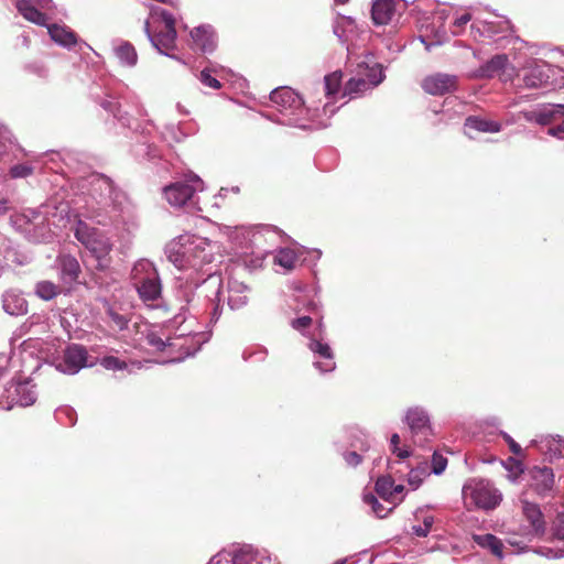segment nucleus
<instances>
[{"label":"nucleus","mask_w":564,"mask_h":564,"mask_svg":"<svg viewBox=\"0 0 564 564\" xmlns=\"http://www.w3.org/2000/svg\"><path fill=\"white\" fill-rule=\"evenodd\" d=\"M171 312L174 323L186 319L185 315L197 318L206 316L209 324H216L224 310V279L220 274L208 273L200 282L192 276L178 279L173 290Z\"/></svg>","instance_id":"1"},{"label":"nucleus","mask_w":564,"mask_h":564,"mask_svg":"<svg viewBox=\"0 0 564 564\" xmlns=\"http://www.w3.org/2000/svg\"><path fill=\"white\" fill-rule=\"evenodd\" d=\"M86 187L87 193L82 192L74 202L76 208L98 225H108L118 198L112 182L104 175L94 174L85 181L83 188Z\"/></svg>","instance_id":"2"},{"label":"nucleus","mask_w":564,"mask_h":564,"mask_svg":"<svg viewBox=\"0 0 564 564\" xmlns=\"http://www.w3.org/2000/svg\"><path fill=\"white\" fill-rule=\"evenodd\" d=\"M214 250L215 246L208 239L189 234L178 236L165 247L169 261L177 269L202 272L207 276L213 273L205 267L214 261Z\"/></svg>","instance_id":"3"},{"label":"nucleus","mask_w":564,"mask_h":564,"mask_svg":"<svg viewBox=\"0 0 564 564\" xmlns=\"http://www.w3.org/2000/svg\"><path fill=\"white\" fill-rule=\"evenodd\" d=\"M130 280L139 300L151 310L170 313L174 310L172 301L163 297L162 280L153 262L148 259H139L134 262Z\"/></svg>","instance_id":"4"},{"label":"nucleus","mask_w":564,"mask_h":564,"mask_svg":"<svg viewBox=\"0 0 564 564\" xmlns=\"http://www.w3.org/2000/svg\"><path fill=\"white\" fill-rule=\"evenodd\" d=\"M270 100L276 110L272 121L300 128L311 129L315 110L306 108L302 97L289 87H280L271 91Z\"/></svg>","instance_id":"5"},{"label":"nucleus","mask_w":564,"mask_h":564,"mask_svg":"<svg viewBox=\"0 0 564 564\" xmlns=\"http://www.w3.org/2000/svg\"><path fill=\"white\" fill-rule=\"evenodd\" d=\"M144 33L152 46L162 55L180 61L172 52L176 48L177 32L172 13L156 6L150 8V18L144 22Z\"/></svg>","instance_id":"6"},{"label":"nucleus","mask_w":564,"mask_h":564,"mask_svg":"<svg viewBox=\"0 0 564 564\" xmlns=\"http://www.w3.org/2000/svg\"><path fill=\"white\" fill-rule=\"evenodd\" d=\"M74 236L89 254L96 259V268L98 270H106L110 265V253L113 245L104 230L78 220L74 228Z\"/></svg>","instance_id":"7"},{"label":"nucleus","mask_w":564,"mask_h":564,"mask_svg":"<svg viewBox=\"0 0 564 564\" xmlns=\"http://www.w3.org/2000/svg\"><path fill=\"white\" fill-rule=\"evenodd\" d=\"M348 63L356 64V77L350 78L345 86V95L354 96L370 87L378 86L384 78L381 66L371 54L354 59L352 48L347 46Z\"/></svg>","instance_id":"8"},{"label":"nucleus","mask_w":564,"mask_h":564,"mask_svg":"<svg viewBox=\"0 0 564 564\" xmlns=\"http://www.w3.org/2000/svg\"><path fill=\"white\" fill-rule=\"evenodd\" d=\"M462 496L467 509L492 510L502 500V495L494 484L482 478L468 479L463 486Z\"/></svg>","instance_id":"9"},{"label":"nucleus","mask_w":564,"mask_h":564,"mask_svg":"<svg viewBox=\"0 0 564 564\" xmlns=\"http://www.w3.org/2000/svg\"><path fill=\"white\" fill-rule=\"evenodd\" d=\"M403 421L409 426L413 443L425 446L432 436L429 412L423 406H411L405 411Z\"/></svg>","instance_id":"10"},{"label":"nucleus","mask_w":564,"mask_h":564,"mask_svg":"<svg viewBox=\"0 0 564 564\" xmlns=\"http://www.w3.org/2000/svg\"><path fill=\"white\" fill-rule=\"evenodd\" d=\"M270 558L251 546L224 550L214 555L207 564H268Z\"/></svg>","instance_id":"11"},{"label":"nucleus","mask_w":564,"mask_h":564,"mask_svg":"<svg viewBox=\"0 0 564 564\" xmlns=\"http://www.w3.org/2000/svg\"><path fill=\"white\" fill-rule=\"evenodd\" d=\"M550 68L544 62H532L522 68L513 82V87L520 89H536L544 87L550 80Z\"/></svg>","instance_id":"12"},{"label":"nucleus","mask_w":564,"mask_h":564,"mask_svg":"<svg viewBox=\"0 0 564 564\" xmlns=\"http://www.w3.org/2000/svg\"><path fill=\"white\" fill-rule=\"evenodd\" d=\"M94 364L88 361L87 349L79 344H72L66 347L61 358L54 361L56 370L66 375H75L85 367Z\"/></svg>","instance_id":"13"},{"label":"nucleus","mask_w":564,"mask_h":564,"mask_svg":"<svg viewBox=\"0 0 564 564\" xmlns=\"http://www.w3.org/2000/svg\"><path fill=\"white\" fill-rule=\"evenodd\" d=\"M4 394L0 399V408L11 410L13 406H30L36 401V391L29 382H11L6 389Z\"/></svg>","instance_id":"14"},{"label":"nucleus","mask_w":564,"mask_h":564,"mask_svg":"<svg viewBox=\"0 0 564 564\" xmlns=\"http://www.w3.org/2000/svg\"><path fill=\"white\" fill-rule=\"evenodd\" d=\"M189 182L192 184L176 182L164 187V197L171 206H185L192 203L197 191H203V181L198 176L191 177Z\"/></svg>","instance_id":"15"},{"label":"nucleus","mask_w":564,"mask_h":564,"mask_svg":"<svg viewBox=\"0 0 564 564\" xmlns=\"http://www.w3.org/2000/svg\"><path fill=\"white\" fill-rule=\"evenodd\" d=\"M408 8L406 0H376L371 8V18L376 25L395 22Z\"/></svg>","instance_id":"16"},{"label":"nucleus","mask_w":564,"mask_h":564,"mask_svg":"<svg viewBox=\"0 0 564 564\" xmlns=\"http://www.w3.org/2000/svg\"><path fill=\"white\" fill-rule=\"evenodd\" d=\"M149 127H153L151 121H148L145 127L141 128L138 126L134 129V132L138 134V140L137 143L133 144L131 152L138 161H153L161 156L159 147L150 139L151 129H149Z\"/></svg>","instance_id":"17"},{"label":"nucleus","mask_w":564,"mask_h":564,"mask_svg":"<svg viewBox=\"0 0 564 564\" xmlns=\"http://www.w3.org/2000/svg\"><path fill=\"white\" fill-rule=\"evenodd\" d=\"M307 348L314 356L313 366L321 372L327 373L336 369L335 355L328 343L312 337Z\"/></svg>","instance_id":"18"},{"label":"nucleus","mask_w":564,"mask_h":564,"mask_svg":"<svg viewBox=\"0 0 564 564\" xmlns=\"http://www.w3.org/2000/svg\"><path fill=\"white\" fill-rule=\"evenodd\" d=\"M250 288L234 276L224 281V302L230 310L237 311L245 307L250 299Z\"/></svg>","instance_id":"19"},{"label":"nucleus","mask_w":564,"mask_h":564,"mask_svg":"<svg viewBox=\"0 0 564 564\" xmlns=\"http://www.w3.org/2000/svg\"><path fill=\"white\" fill-rule=\"evenodd\" d=\"M563 542V546H539L534 552L547 558L556 560L564 557V510L557 512L552 525L551 542Z\"/></svg>","instance_id":"20"},{"label":"nucleus","mask_w":564,"mask_h":564,"mask_svg":"<svg viewBox=\"0 0 564 564\" xmlns=\"http://www.w3.org/2000/svg\"><path fill=\"white\" fill-rule=\"evenodd\" d=\"M530 487L539 495L545 496L554 486L553 469L546 466H534L529 470Z\"/></svg>","instance_id":"21"},{"label":"nucleus","mask_w":564,"mask_h":564,"mask_svg":"<svg viewBox=\"0 0 564 564\" xmlns=\"http://www.w3.org/2000/svg\"><path fill=\"white\" fill-rule=\"evenodd\" d=\"M520 116L528 122L539 126H549L558 118L555 104H541L534 109L522 110Z\"/></svg>","instance_id":"22"},{"label":"nucleus","mask_w":564,"mask_h":564,"mask_svg":"<svg viewBox=\"0 0 564 564\" xmlns=\"http://www.w3.org/2000/svg\"><path fill=\"white\" fill-rule=\"evenodd\" d=\"M422 87L430 95H444L456 89V77L437 73L427 76L423 80Z\"/></svg>","instance_id":"23"},{"label":"nucleus","mask_w":564,"mask_h":564,"mask_svg":"<svg viewBox=\"0 0 564 564\" xmlns=\"http://www.w3.org/2000/svg\"><path fill=\"white\" fill-rule=\"evenodd\" d=\"M192 47L202 53H212L216 48V37L210 25H200L191 31Z\"/></svg>","instance_id":"24"},{"label":"nucleus","mask_w":564,"mask_h":564,"mask_svg":"<svg viewBox=\"0 0 564 564\" xmlns=\"http://www.w3.org/2000/svg\"><path fill=\"white\" fill-rule=\"evenodd\" d=\"M508 66V56L506 54H498L491 57L488 62L482 64L476 72L475 76L478 78H492L500 73H503L506 76L503 80L510 78V74H506V68Z\"/></svg>","instance_id":"25"},{"label":"nucleus","mask_w":564,"mask_h":564,"mask_svg":"<svg viewBox=\"0 0 564 564\" xmlns=\"http://www.w3.org/2000/svg\"><path fill=\"white\" fill-rule=\"evenodd\" d=\"M2 307L11 316H21L28 313V302L17 290H8L3 293Z\"/></svg>","instance_id":"26"},{"label":"nucleus","mask_w":564,"mask_h":564,"mask_svg":"<svg viewBox=\"0 0 564 564\" xmlns=\"http://www.w3.org/2000/svg\"><path fill=\"white\" fill-rule=\"evenodd\" d=\"M47 32L51 40L64 48L72 50L77 44L76 33L66 25L50 24L47 25Z\"/></svg>","instance_id":"27"},{"label":"nucleus","mask_w":564,"mask_h":564,"mask_svg":"<svg viewBox=\"0 0 564 564\" xmlns=\"http://www.w3.org/2000/svg\"><path fill=\"white\" fill-rule=\"evenodd\" d=\"M59 268L61 279L66 284H73L77 282L82 272L78 260L70 254L59 256L57 259Z\"/></svg>","instance_id":"28"},{"label":"nucleus","mask_w":564,"mask_h":564,"mask_svg":"<svg viewBox=\"0 0 564 564\" xmlns=\"http://www.w3.org/2000/svg\"><path fill=\"white\" fill-rule=\"evenodd\" d=\"M522 511L532 527V533L536 536H542L546 528L539 506L529 501H522Z\"/></svg>","instance_id":"29"},{"label":"nucleus","mask_w":564,"mask_h":564,"mask_svg":"<svg viewBox=\"0 0 564 564\" xmlns=\"http://www.w3.org/2000/svg\"><path fill=\"white\" fill-rule=\"evenodd\" d=\"M15 7L25 20L47 28V17L35 7V0H19Z\"/></svg>","instance_id":"30"},{"label":"nucleus","mask_w":564,"mask_h":564,"mask_svg":"<svg viewBox=\"0 0 564 564\" xmlns=\"http://www.w3.org/2000/svg\"><path fill=\"white\" fill-rule=\"evenodd\" d=\"M465 127L467 129H474L479 132L485 133H497L500 132L502 126L500 122L495 120H489L486 118H481L478 116H469L465 120Z\"/></svg>","instance_id":"31"},{"label":"nucleus","mask_w":564,"mask_h":564,"mask_svg":"<svg viewBox=\"0 0 564 564\" xmlns=\"http://www.w3.org/2000/svg\"><path fill=\"white\" fill-rule=\"evenodd\" d=\"M473 541L481 549L489 550L497 557L501 558L503 556V544L496 535L491 533L473 534Z\"/></svg>","instance_id":"32"},{"label":"nucleus","mask_w":564,"mask_h":564,"mask_svg":"<svg viewBox=\"0 0 564 564\" xmlns=\"http://www.w3.org/2000/svg\"><path fill=\"white\" fill-rule=\"evenodd\" d=\"M115 56L119 63L127 67H133L138 62V54L134 46L129 42H121L113 47Z\"/></svg>","instance_id":"33"},{"label":"nucleus","mask_w":564,"mask_h":564,"mask_svg":"<svg viewBox=\"0 0 564 564\" xmlns=\"http://www.w3.org/2000/svg\"><path fill=\"white\" fill-rule=\"evenodd\" d=\"M100 107L111 113L123 127H131V119L127 112L121 111V105L117 98L107 95V98L100 100Z\"/></svg>","instance_id":"34"},{"label":"nucleus","mask_w":564,"mask_h":564,"mask_svg":"<svg viewBox=\"0 0 564 564\" xmlns=\"http://www.w3.org/2000/svg\"><path fill=\"white\" fill-rule=\"evenodd\" d=\"M373 440L360 430H354L349 436V447L362 454L368 453L373 447Z\"/></svg>","instance_id":"35"},{"label":"nucleus","mask_w":564,"mask_h":564,"mask_svg":"<svg viewBox=\"0 0 564 564\" xmlns=\"http://www.w3.org/2000/svg\"><path fill=\"white\" fill-rule=\"evenodd\" d=\"M542 443V449L545 448L550 462L564 457V438L560 435L549 436Z\"/></svg>","instance_id":"36"},{"label":"nucleus","mask_w":564,"mask_h":564,"mask_svg":"<svg viewBox=\"0 0 564 564\" xmlns=\"http://www.w3.org/2000/svg\"><path fill=\"white\" fill-rule=\"evenodd\" d=\"M356 28L355 20L350 17L340 15L337 18L333 29L334 34L339 39V41L345 44L348 42L349 36L348 33H351Z\"/></svg>","instance_id":"37"},{"label":"nucleus","mask_w":564,"mask_h":564,"mask_svg":"<svg viewBox=\"0 0 564 564\" xmlns=\"http://www.w3.org/2000/svg\"><path fill=\"white\" fill-rule=\"evenodd\" d=\"M431 33H433V40H429L427 34H421L419 36L421 43L425 45L426 51H431L433 46L442 45L448 40L447 32L442 24H438V26H433L431 29Z\"/></svg>","instance_id":"38"},{"label":"nucleus","mask_w":564,"mask_h":564,"mask_svg":"<svg viewBox=\"0 0 564 564\" xmlns=\"http://www.w3.org/2000/svg\"><path fill=\"white\" fill-rule=\"evenodd\" d=\"M392 485L391 476H381L375 485L376 494L388 503H392Z\"/></svg>","instance_id":"39"},{"label":"nucleus","mask_w":564,"mask_h":564,"mask_svg":"<svg viewBox=\"0 0 564 564\" xmlns=\"http://www.w3.org/2000/svg\"><path fill=\"white\" fill-rule=\"evenodd\" d=\"M362 500L366 505L370 506L372 512L378 518L387 517L393 509V507H384L378 501V498L372 492H365Z\"/></svg>","instance_id":"40"},{"label":"nucleus","mask_w":564,"mask_h":564,"mask_svg":"<svg viewBox=\"0 0 564 564\" xmlns=\"http://www.w3.org/2000/svg\"><path fill=\"white\" fill-rule=\"evenodd\" d=\"M58 293V286L51 281H40L35 285V294L42 300L50 301Z\"/></svg>","instance_id":"41"},{"label":"nucleus","mask_w":564,"mask_h":564,"mask_svg":"<svg viewBox=\"0 0 564 564\" xmlns=\"http://www.w3.org/2000/svg\"><path fill=\"white\" fill-rule=\"evenodd\" d=\"M297 258L294 250L289 248H282L278 251L274 261L276 264L283 267L286 270L294 268Z\"/></svg>","instance_id":"42"},{"label":"nucleus","mask_w":564,"mask_h":564,"mask_svg":"<svg viewBox=\"0 0 564 564\" xmlns=\"http://www.w3.org/2000/svg\"><path fill=\"white\" fill-rule=\"evenodd\" d=\"M268 349L263 346L257 345L247 348L242 352V359L250 362H263L268 357Z\"/></svg>","instance_id":"43"},{"label":"nucleus","mask_w":564,"mask_h":564,"mask_svg":"<svg viewBox=\"0 0 564 564\" xmlns=\"http://www.w3.org/2000/svg\"><path fill=\"white\" fill-rule=\"evenodd\" d=\"M341 83V73L334 72L324 77V89L326 96L330 97L338 93Z\"/></svg>","instance_id":"44"},{"label":"nucleus","mask_w":564,"mask_h":564,"mask_svg":"<svg viewBox=\"0 0 564 564\" xmlns=\"http://www.w3.org/2000/svg\"><path fill=\"white\" fill-rule=\"evenodd\" d=\"M482 25V34H486L488 37H494V35L498 33H505L510 30V22L508 20H502L499 22V29L495 28V23L492 21H480Z\"/></svg>","instance_id":"45"},{"label":"nucleus","mask_w":564,"mask_h":564,"mask_svg":"<svg viewBox=\"0 0 564 564\" xmlns=\"http://www.w3.org/2000/svg\"><path fill=\"white\" fill-rule=\"evenodd\" d=\"M187 134L182 131L181 127L173 123L166 124L162 131V137L166 141L181 142Z\"/></svg>","instance_id":"46"},{"label":"nucleus","mask_w":564,"mask_h":564,"mask_svg":"<svg viewBox=\"0 0 564 564\" xmlns=\"http://www.w3.org/2000/svg\"><path fill=\"white\" fill-rule=\"evenodd\" d=\"M215 72L214 68L205 67L198 76L199 82L208 88L219 89L221 87L220 82L212 75Z\"/></svg>","instance_id":"47"},{"label":"nucleus","mask_w":564,"mask_h":564,"mask_svg":"<svg viewBox=\"0 0 564 564\" xmlns=\"http://www.w3.org/2000/svg\"><path fill=\"white\" fill-rule=\"evenodd\" d=\"M34 166L29 163H19L10 167L9 175L12 178H25L32 175Z\"/></svg>","instance_id":"48"},{"label":"nucleus","mask_w":564,"mask_h":564,"mask_svg":"<svg viewBox=\"0 0 564 564\" xmlns=\"http://www.w3.org/2000/svg\"><path fill=\"white\" fill-rule=\"evenodd\" d=\"M505 467L509 470L508 477L512 482H516L524 470L522 463L512 457L507 460Z\"/></svg>","instance_id":"49"},{"label":"nucleus","mask_w":564,"mask_h":564,"mask_svg":"<svg viewBox=\"0 0 564 564\" xmlns=\"http://www.w3.org/2000/svg\"><path fill=\"white\" fill-rule=\"evenodd\" d=\"M100 365L105 369L112 371L123 370L127 368V362L115 356H105L101 358Z\"/></svg>","instance_id":"50"},{"label":"nucleus","mask_w":564,"mask_h":564,"mask_svg":"<svg viewBox=\"0 0 564 564\" xmlns=\"http://www.w3.org/2000/svg\"><path fill=\"white\" fill-rule=\"evenodd\" d=\"M341 455H343L345 463L349 467H357L358 465L361 464V462L366 457L365 454H362L358 451H354L351 448L343 452Z\"/></svg>","instance_id":"51"},{"label":"nucleus","mask_w":564,"mask_h":564,"mask_svg":"<svg viewBox=\"0 0 564 564\" xmlns=\"http://www.w3.org/2000/svg\"><path fill=\"white\" fill-rule=\"evenodd\" d=\"M107 315L118 330H124L128 327V318L115 311L112 307L107 310Z\"/></svg>","instance_id":"52"},{"label":"nucleus","mask_w":564,"mask_h":564,"mask_svg":"<svg viewBox=\"0 0 564 564\" xmlns=\"http://www.w3.org/2000/svg\"><path fill=\"white\" fill-rule=\"evenodd\" d=\"M426 475L425 468H412L408 475V482L412 487L413 490L417 489L422 481L423 477Z\"/></svg>","instance_id":"53"},{"label":"nucleus","mask_w":564,"mask_h":564,"mask_svg":"<svg viewBox=\"0 0 564 564\" xmlns=\"http://www.w3.org/2000/svg\"><path fill=\"white\" fill-rule=\"evenodd\" d=\"M434 523L433 517H425L423 520V524L413 525L412 532L419 538H425L427 536L429 532L431 531V528Z\"/></svg>","instance_id":"54"},{"label":"nucleus","mask_w":564,"mask_h":564,"mask_svg":"<svg viewBox=\"0 0 564 564\" xmlns=\"http://www.w3.org/2000/svg\"><path fill=\"white\" fill-rule=\"evenodd\" d=\"M400 436L399 434H392L390 438V445L393 454H395L400 459H405L411 455V452L408 448H400Z\"/></svg>","instance_id":"55"},{"label":"nucleus","mask_w":564,"mask_h":564,"mask_svg":"<svg viewBox=\"0 0 564 564\" xmlns=\"http://www.w3.org/2000/svg\"><path fill=\"white\" fill-rule=\"evenodd\" d=\"M25 70L41 78H45L48 74L46 66L42 62L28 63L25 65Z\"/></svg>","instance_id":"56"},{"label":"nucleus","mask_w":564,"mask_h":564,"mask_svg":"<svg viewBox=\"0 0 564 564\" xmlns=\"http://www.w3.org/2000/svg\"><path fill=\"white\" fill-rule=\"evenodd\" d=\"M312 318L310 316H302L291 322L292 328L306 336V329L311 326Z\"/></svg>","instance_id":"57"},{"label":"nucleus","mask_w":564,"mask_h":564,"mask_svg":"<svg viewBox=\"0 0 564 564\" xmlns=\"http://www.w3.org/2000/svg\"><path fill=\"white\" fill-rule=\"evenodd\" d=\"M10 248L9 240L0 234V275L4 272L7 267L6 254Z\"/></svg>","instance_id":"58"},{"label":"nucleus","mask_w":564,"mask_h":564,"mask_svg":"<svg viewBox=\"0 0 564 564\" xmlns=\"http://www.w3.org/2000/svg\"><path fill=\"white\" fill-rule=\"evenodd\" d=\"M447 465V459L436 453L433 454L432 458V471L435 475H441Z\"/></svg>","instance_id":"59"},{"label":"nucleus","mask_w":564,"mask_h":564,"mask_svg":"<svg viewBox=\"0 0 564 564\" xmlns=\"http://www.w3.org/2000/svg\"><path fill=\"white\" fill-rule=\"evenodd\" d=\"M471 15L469 13H465L459 18L455 19L451 32L453 35H459V29L464 28L468 22H470Z\"/></svg>","instance_id":"60"},{"label":"nucleus","mask_w":564,"mask_h":564,"mask_svg":"<svg viewBox=\"0 0 564 564\" xmlns=\"http://www.w3.org/2000/svg\"><path fill=\"white\" fill-rule=\"evenodd\" d=\"M502 437L508 443L510 451L514 455L521 456L523 454L521 446L508 433L503 432Z\"/></svg>","instance_id":"61"},{"label":"nucleus","mask_w":564,"mask_h":564,"mask_svg":"<svg viewBox=\"0 0 564 564\" xmlns=\"http://www.w3.org/2000/svg\"><path fill=\"white\" fill-rule=\"evenodd\" d=\"M403 491H404L403 485H395L393 482V485H392V503L391 505H397L398 502H400L402 500V497H399V495H401Z\"/></svg>","instance_id":"62"},{"label":"nucleus","mask_w":564,"mask_h":564,"mask_svg":"<svg viewBox=\"0 0 564 564\" xmlns=\"http://www.w3.org/2000/svg\"><path fill=\"white\" fill-rule=\"evenodd\" d=\"M149 343H150V345L154 346L159 350H163L166 346V343L155 335L149 336Z\"/></svg>","instance_id":"63"},{"label":"nucleus","mask_w":564,"mask_h":564,"mask_svg":"<svg viewBox=\"0 0 564 564\" xmlns=\"http://www.w3.org/2000/svg\"><path fill=\"white\" fill-rule=\"evenodd\" d=\"M547 134L561 140L564 139V129L562 128V123H560L556 127L550 128L547 130Z\"/></svg>","instance_id":"64"}]
</instances>
